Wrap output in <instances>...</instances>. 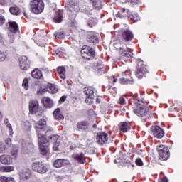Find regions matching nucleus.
Wrapping results in <instances>:
<instances>
[{
	"label": "nucleus",
	"mask_w": 182,
	"mask_h": 182,
	"mask_svg": "<svg viewBox=\"0 0 182 182\" xmlns=\"http://www.w3.org/2000/svg\"><path fill=\"white\" fill-rule=\"evenodd\" d=\"M139 104L136 105V109H134V113L141 117L142 120H149L151 117V113L150 110L144 104L143 101H138Z\"/></svg>",
	"instance_id": "nucleus-1"
},
{
	"label": "nucleus",
	"mask_w": 182,
	"mask_h": 182,
	"mask_svg": "<svg viewBox=\"0 0 182 182\" xmlns=\"http://www.w3.org/2000/svg\"><path fill=\"white\" fill-rule=\"evenodd\" d=\"M44 132H37L38 134V145L40 147L41 153L43 156H48L49 154V146L48 144H46L49 139L46 138L45 134H43ZM46 144V145H45Z\"/></svg>",
	"instance_id": "nucleus-2"
},
{
	"label": "nucleus",
	"mask_w": 182,
	"mask_h": 182,
	"mask_svg": "<svg viewBox=\"0 0 182 182\" xmlns=\"http://www.w3.org/2000/svg\"><path fill=\"white\" fill-rule=\"evenodd\" d=\"M31 12L33 14H41L45 9V4L42 0H33L30 2Z\"/></svg>",
	"instance_id": "nucleus-3"
},
{
	"label": "nucleus",
	"mask_w": 182,
	"mask_h": 182,
	"mask_svg": "<svg viewBox=\"0 0 182 182\" xmlns=\"http://www.w3.org/2000/svg\"><path fill=\"white\" fill-rule=\"evenodd\" d=\"M31 168L38 174H45L48 172V166L43 162L36 161L31 164Z\"/></svg>",
	"instance_id": "nucleus-4"
},
{
	"label": "nucleus",
	"mask_w": 182,
	"mask_h": 182,
	"mask_svg": "<svg viewBox=\"0 0 182 182\" xmlns=\"http://www.w3.org/2000/svg\"><path fill=\"white\" fill-rule=\"evenodd\" d=\"M81 55L84 59L87 60H90V58H95V50L89 46H83L81 50Z\"/></svg>",
	"instance_id": "nucleus-5"
},
{
	"label": "nucleus",
	"mask_w": 182,
	"mask_h": 182,
	"mask_svg": "<svg viewBox=\"0 0 182 182\" xmlns=\"http://www.w3.org/2000/svg\"><path fill=\"white\" fill-rule=\"evenodd\" d=\"M159 154L162 160H168L170 157V152L168 148L164 145H159L157 146Z\"/></svg>",
	"instance_id": "nucleus-6"
},
{
	"label": "nucleus",
	"mask_w": 182,
	"mask_h": 182,
	"mask_svg": "<svg viewBox=\"0 0 182 182\" xmlns=\"http://www.w3.org/2000/svg\"><path fill=\"white\" fill-rule=\"evenodd\" d=\"M147 68H146V65H145L144 64H143V61H139L138 63V68L136 70V77H138L139 79H141L143 77V76H144V75H146V73H147Z\"/></svg>",
	"instance_id": "nucleus-7"
},
{
	"label": "nucleus",
	"mask_w": 182,
	"mask_h": 182,
	"mask_svg": "<svg viewBox=\"0 0 182 182\" xmlns=\"http://www.w3.org/2000/svg\"><path fill=\"white\" fill-rule=\"evenodd\" d=\"M35 129L37 133H46V120L41 119L35 124Z\"/></svg>",
	"instance_id": "nucleus-8"
},
{
	"label": "nucleus",
	"mask_w": 182,
	"mask_h": 182,
	"mask_svg": "<svg viewBox=\"0 0 182 182\" xmlns=\"http://www.w3.org/2000/svg\"><path fill=\"white\" fill-rule=\"evenodd\" d=\"M19 67L21 70H28L31 68V61L26 56H22L19 59Z\"/></svg>",
	"instance_id": "nucleus-9"
},
{
	"label": "nucleus",
	"mask_w": 182,
	"mask_h": 182,
	"mask_svg": "<svg viewBox=\"0 0 182 182\" xmlns=\"http://www.w3.org/2000/svg\"><path fill=\"white\" fill-rule=\"evenodd\" d=\"M96 140L98 144H105V143H107V140H109L107 133L105 132H98L96 136Z\"/></svg>",
	"instance_id": "nucleus-10"
},
{
	"label": "nucleus",
	"mask_w": 182,
	"mask_h": 182,
	"mask_svg": "<svg viewBox=\"0 0 182 182\" xmlns=\"http://www.w3.org/2000/svg\"><path fill=\"white\" fill-rule=\"evenodd\" d=\"M29 111L31 114H36L39 112V102L33 100L29 103Z\"/></svg>",
	"instance_id": "nucleus-11"
},
{
	"label": "nucleus",
	"mask_w": 182,
	"mask_h": 182,
	"mask_svg": "<svg viewBox=\"0 0 182 182\" xmlns=\"http://www.w3.org/2000/svg\"><path fill=\"white\" fill-rule=\"evenodd\" d=\"M152 134L157 139H161L164 136V131L159 126H154L151 128Z\"/></svg>",
	"instance_id": "nucleus-12"
},
{
	"label": "nucleus",
	"mask_w": 182,
	"mask_h": 182,
	"mask_svg": "<svg viewBox=\"0 0 182 182\" xmlns=\"http://www.w3.org/2000/svg\"><path fill=\"white\" fill-rule=\"evenodd\" d=\"M87 41L90 42V43H94V45H97L99 43V39L97 38V35L96 33L93 31H89L87 34Z\"/></svg>",
	"instance_id": "nucleus-13"
},
{
	"label": "nucleus",
	"mask_w": 182,
	"mask_h": 182,
	"mask_svg": "<svg viewBox=\"0 0 182 182\" xmlns=\"http://www.w3.org/2000/svg\"><path fill=\"white\" fill-rule=\"evenodd\" d=\"M70 162L66 159H57L54 161L53 166L56 168H60V167H63V166H69Z\"/></svg>",
	"instance_id": "nucleus-14"
},
{
	"label": "nucleus",
	"mask_w": 182,
	"mask_h": 182,
	"mask_svg": "<svg viewBox=\"0 0 182 182\" xmlns=\"http://www.w3.org/2000/svg\"><path fill=\"white\" fill-rule=\"evenodd\" d=\"M41 102L46 109H51V107H53V100L49 97H43Z\"/></svg>",
	"instance_id": "nucleus-15"
},
{
	"label": "nucleus",
	"mask_w": 182,
	"mask_h": 182,
	"mask_svg": "<svg viewBox=\"0 0 182 182\" xmlns=\"http://www.w3.org/2000/svg\"><path fill=\"white\" fill-rule=\"evenodd\" d=\"M131 12L129 11V9H122L120 10V11H118V13L116 14L117 18H120V19H124V18H129V15H130Z\"/></svg>",
	"instance_id": "nucleus-16"
},
{
	"label": "nucleus",
	"mask_w": 182,
	"mask_h": 182,
	"mask_svg": "<svg viewBox=\"0 0 182 182\" xmlns=\"http://www.w3.org/2000/svg\"><path fill=\"white\" fill-rule=\"evenodd\" d=\"M122 36L124 41H126V42H129V41H132V39H133L134 36L133 35V33H132V31H130L129 30H124L122 33Z\"/></svg>",
	"instance_id": "nucleus-17"
},
{
	"label": "nucleus",
	"mask_w": 182,
	"mask_h": 182,
	"mask_svg": "<svg viewBox=\"0 0 182 182\" xmlns=\"http://www.w3.org/2000/svg\"><path fill=\"white\" fill-rule=\"evenodd\" d=\"M6 28L9 29V32H11V33H15L16 31H18V24L15 21H9L6 24Z\"/></svg>",
	"instance_id": "nucleus-18"
},
{
	"label": "nucleus",
	"mask_w": 182,
	"mask_h": 182,
	"mask_svg": "<svg viewBox=\"0 0 182 182\" xmlns=\"http://www.w3.org/2000/svg\"><path fill=\"white\" fill-rule=\"evenodd\" d=\"M85 95H86V100L85 102L86 103H89V100H93L95 99V91L92 88H87V90H84Z\"/></svg>",
	"instance_id": "nucleus-19"
},
{
	"label": "nucleus",
	"mask_w": 182,
	"mask_h": 182,
	"mask_svg": "<svg viewBox=\"0 0 182 182\" xmlns=\"http://www.w3.org/2000/svg\"><path fill=\"white\" fill-rule=\"evenodd\" d=\"M119 55H121V58H127V59H130L133 58V53L130 51H127L124 48L120 47L119 48Z\"/></svg>",
	"instance_id": "nucleus-20"
},
{
	"label": "nucleus",
	"mask_w": 182,
	"mask_h": 182,
	"mask_svg": "<svg viewBox=\"0 0 182 182\" xmlns=\"http://www.w3.org/2000/svg\"><path fill=\"white\" fill-rule=\"evenodd\" d=\"M0 163L1 164H12V158L9 155L0 156Z\"/></svg>",
	"instance_id": "nucleus-21"
},
{
	"label": "nucleus",
	"mask_w": 182,
	"mask_h": 182,
	"mask_svg": "<svg viewBox=\"0 0 182 182\" xmlns=\"http://www.w3.org/2000/svg\"><path fill=\"white\" fill-rule=\"evenodd\" d=\"M63 16V11L62 10H58L55 13L54 21L57 23H60L62 22V18Z\"/></svg>",
	"instance_id": "nucleus-22"
},
{
	"label": "nucleus",
	"mask_w": 182,
	"mask_h": 182,
	"mask_svg": "<svg viewBox=\"0 0 182 182\" xmlns=\"http://www.w3.org/2000/svg\"><path fill=\"white\" fill-rule=\"evenodd\" d=\"M119 129L121 132H129V130H130V124L127 123V122H121L119 124Z\"/></svg>",
	"instance_id": "nucleus-23"
},
{
	"label": "nucleus",
	"mask_w": 182,
	"mask_h": 182,
	"mask_svg": "<svg viewBox=\"0 0 182 182\" xmlns=\"http://www.w3.org/2000/svg\"><path fill=\"white\" fill-rule=\"evenodd\" d=\"M73 159L74 160H76V161H78V163H83L85 161V154L83 153L81 154H74L72 156Z\"/></svg>",
	"instance_id": "nucleus-24"
},
{
	"label": "nucleus",
	"mask_w": 182,
	"mask_h": 182,
	"mask_svg": "<svg viewBox=\"0 0 182 182\" xmlns=\"http://www.w3.org/2000/svg\"><path fill=\"white\" fill-rule=\"evenodd\" d=\"M53 117L56 120H63L65 117L63 114H60V109L57 108L54 112H53Z\"/></svg>",
	"instance_id": "nucleus-25"
},
{
	"label": "nucleus",
	"mask_w": 182,
	"mask_h": 182,
	"mask_svg": "<svg viewBox=\"0 0 182 182\" xmlns=\"http://www.w3.org/2000/svg\"><path fill=\"white\" fill-rule=\"evenodd\" d=\"M31 75L34 79H42V71H41L39 69H35L32 71Z\"/></svg>",
	"instance_id": "nucleus-26"
},
{
	"label": "nucleus",
	"mask_w": 182,
	"mask_h": 182,
	"mask_svg": "<svg viewBox=\"0 0 182 182\" xmlns=\"http://www.w3.org/2000/svg\"><path fill=\"white\" fill-rule=\"evenodd\" d=\"M58 73L60 77V79L65 80L66 79V76L65 75V73H66V70L65 69V67L61 66L58 68Z\"/></svg>",
	"instance_id": "nucleus-27"
},
{
	"label": "nucleus",
	"mask_w": 182,
	"mask_h": 182,
	"mask_svg": "<svg viewBox=\"0 0 182 182\" xmlns=\"http://www.w3.org/2000/svg\"><path fill=\"white\" fill-rule=\"evenodd\" d=\"M9 12L12 15L18 16L19 14H21V10H19V7L14 6L9 9Z\"/></svg>",
	"instance_id": "nucleus-28"
},
{
	"label": "nucleus",
	"mask_w": 182,
	"mask_h": 182,
	"mask_svg": "<svg viewBox=\"0 0 182 182\" xmlns=\"http://www.w3.org/2000/svg\"><path fill=\"white\" fill-rule=\"evenodd\" d=\"M89 124L85 121H82L77 123V127L79 130H86Z\"/></svg>",
	"instance_id": "nucleus-29"
},
{
	"label": "nucleus",
	"mask_w": 182,
	"mask_h": 182,
	"mask_svg": "<svg viewBox=\"0 0 182 182\" xmlns=\"http://www.w3.org/2000/svg\"><path fill=\"white\" fill-rule=\"evenodd\" d=\"M48 90L50 93H52V95H53L55 93H58V91L59 90L56 87V85L53 84H49L48 85Z\"/></svg>",
	"instance_id": "nucleus-30"
},
{
	"label": "nucleus",
	"mask_w": 182,
	"mask_h": 182,
	"mask_svg": "<svg viewBox=\"0 0 182 182\" xmlns=\"http://www.w3.org/2000/svg\"><path fill=\"white\" fill-rule=\"evenodd\" d=\"M14 168L12 166H3L0 168V171L4 173H11V171H14Z\"/></svg>",
	"instance_id": "nucleus-31"
},
{
	"label": "nucleus",
	"mask_w": 182,
	"mask_h": 182,
	"mask_svg": "<svg viewBox=\"0 0 182 182\" xmlns=\"http://www.w3.org/2000/svg\"><path fill=\"white\" fill-rule=\"evenodd\" d=\"M20 178H21V180L29 179V173H28V171H25L20 172Z\"/></svg>",
	"instance_id": "nucleus-32"
},
{
	"label": "nucleus",
	"mask_w": 182,
	"mask_h": 182,
	"mask_svg": "<svg viewBox=\"0 0 182 182\" xmlns=\"http://www.w3.org/2000/svg\"><path fill=\"white\" fill-rule=\"evenodd\" d=\"M1 182H15V179L12 177H6V176H1L0 177Z\"/></svg>",
	"instance_id": "nucleus-33"
},
{
	"label": "nucleus",
	"mask_w": 182,
	"mask_h": 182,
	"mask_svg": "<svg viewBox=\"0 0 182 182\" xmlns=\"http://www.w3.org/2000/svg\"><path fill=\"white\" fill-rule=\"evenodd\" d=\"M129 19L131 21H133V22H138V21H140V16H139L138 14H132L128 16Z\"/></svg>",
	"instance_id": "nucleus-34"
},
{
	"label": "nucleus",
	"mask_w": 182,
	"mask_h": 182,
	"mask_svg": "<svg viewBox=\"0 0 182 182\" xmlns=\"http://www.w3.org/2000/svg\"><path fill=\"white\" fill-rule=\"evenodd\" d=\"M97 23V19L92 18L88 21V26H90V28H93V26H95Z\"/></svg>",
	"instance_id": "nucleus-35"
},
{
	"label": "nucleus",
	"mask_w": 182,
	"mask_h": 182,
	"mask_svg": "<svg viewBox=\"0 0 182 182\" xmlns=\"http://www.w3.org/2000/svg\"><path fill=\"white\" fill-rule=\"evenodd\" d=\"M15 36L14 34H9V38L6 40V45H11V43H13L14 42Z\"/></svg>",
	"instance_id": "nucleus-36"
},
{
	"label": "nucleus",
	"mask_w": 182,
	"mask_h": 182,
	"mask_svg": "<svg viewBox=\"0 0 182 182\" xmlns=\"http://www.w3.org/2000/svg\"><path fill=\"white\" fill-rule=\"evenodd\" d=\"M55 38H58V39H63L65 38V33L62 31L54 33Z\"/></svg>",
	"instance_id": "nucleus-37"
},
{
	"label": "nucleus",
	"mask_w": 182,
	"mask_h": 182,
	"mask_svg": "<svg viewBox=\"0 0 182 182\" xmlns=\"http://www.w3.org/2000/svg\"><path fill=\"white\" fill-rule=\"evenodd\" d=\"M29 85V81L28 80V78H26L23 80L22 86L25 89V90H28Z\"/></svg>",
	"instance_id": "nucleus-38"
},
{
	"label": "nucleus",
	"mask_w": 182,
	"mask_h": 182,
	"mask_svg": "<svg viewBox=\"0 0 182 182\" xmlns=\"http://www.w3.org/2000/svg\"><path fill=\"white\" fill-rule=\"evenodd\" d=\"M6 59V53L0 50V62H4Z\"/></svg>",
	"instance_id": "nucleus-39"
},
{
	"label": "nucleus",
	"mask_w": 182,
	"mask_h": 182,
	"mask_svg": "<svg viewBox=\"0 0 182 182\" xmlns=\"http://www.w3.org/2000/svg\"><path fill=\"white\" fill-rule=\"evenodd\" d=\"M53 150H54V151H58L59 150V141L53 143Z\"/></svg>",
	"instance_id": "nucleus-40"
},
{
	"label": "nucleus",
	"mask_w": 182,
	"mask_h": 182,
	"mask_svg": "<svg viewBox=\"0 0 182 182\" xmlns=\"http://www.w3.org/2000/svg\"><path fill=\"white\" fill-rule=\"evenodd\" d=\"M135 164H136V166H139L141 167L144 164L143 161L141 160V159L138 158L135 160Z\"/></svg>",
	"instance_id": "nucleus-41"
},
{
	"label": "nucleus",
	"mask_w": 182,
	"mask_h": 182,
	"mask_svg": "<svg viewBox=\"0 0 182 182\" xmlns=\"http://www.w3.org/2000/svg\"><path fill=\"white\" fill-rule=\"evenodd\" d=\"M9 4H11V0H0V5L2 6H5V5H8Z\"/></svg>",
	"instance_id": "nucleus-42"
},
{
	"label": "nucleus",
	"mask_w": 182,
	"mask_h": 182,
	"mask_svg": "<svg viewBox=\"0 0 182 182\" xmlns=\"http://www.w3.org/2000/svg\"><path fill=\"white\" fill-rule=\"evenodd\" d=\"M50 140H52L53 143H56V141H59V135H53L50 137Z\"/></svg>",
	"instance_id": "nucleus-43"
},
{
	"label": "nucleus",
	"mask_w": 182,
	"mask_h": 182,
	"mask_svg": "<svg viewBox=\"0 0 182 182\" xmlns=\"http://www.w3.org/2000/svg\"><path fill=\"white\" fill-rule=\"evenodd\" d=\"M118 103L119 105H126V99H124V97H120Z\"/></svg>",
	"instance_id": "nucleus-44"
},
{
	"label": "nucleus",
	"mask_w": 182,
	"mask_h": 182,
	"mask_svg": "<svg viewBox=\"0 0 182 182\" xmlns=\"http://www.w3.org/2000/svg\"><path fill=\"white\" fill-rule=\"evenodd\" d=\"M46 90H48V87H41L40 89L38 90V95H40L41 93H45V92H46Z\"/></svg>",
	"instance_id": "nucleus-45"
},
{
	"label": "nucleus",
	"mask_w": 182,
	"mask_h": 182,
	"mask_svg": "<svg viewBox=\"0 0 182 182\" xmlns=\"http://www.w3.org/2000/svg\"><path fill=\"white\" fill-rule=\"evenodd\" d=\"M5 150H6L5 145L0 142V154L5 153Z\"/></svg>",
	"instance_id": "nucleus-46"
},
{
	"label": "nucleus",
	"mask_w": 182,
	"mask_h": 182,
	"mask_svg": "<svg viewBox=\"0 0 182 182\" xmlns=\"http://www.w3.org/2000/svg\"><path fill=\"white\" fill-rule=\"evenodd\" d=\"M6 126L9 128L10 136H12V134H14V132L12 131V126H11V124L9 123L6 124Z\"/></svg>",
	"instance_id": "nucleus-47"
},
{
	"label": "nucleus",
	"mask_w": 182,
	"mask_h": 182,
	"mask_svg": "<svg viewBox=\"0 0 182 182\" xmlns=\"http://www.w3.org/2000/svg\"><path fill=\"white\" fill-rule=\"evenodd\" d=\"M24 129L26 130V132H31V124H29V122H27L26 124V127Z\"/></svg>",
	"instance_id": "nucleus-48"
},
{
	"label": "nucleus",
	"mask_w": 182,
	"mask_h": 182,
	"mask_svg": "<svg viewBox=\"0 0 182 182\" xmlns=\"http://www.w3.org/2000/svg\"><path fill=\"white\" fill-rule=\"evenodd\" d=\"M12 156L14 157V159H16L18 157V149H16L11 152Z\"/></svg>",
	"instance_id": "nucleus-49"
},
{
	"label": "nucleus",
	"mask_w": 182,
	"mask_h": 182,
	"mask_svg": "<svg viewBox=\"0 0 182 182\" xmlns=\"http://www.w3.org/2000/svg\"><path fill=\"white\" fill-rule=\"evenodd\" d=\"M158 182H168L167 177H164L161 179H159Z\"/></svg>",
	"instance_id": "nucleus-50"
},
{
	"label": "nucleus",
	"mask_w": 182,
	"mask_h": 182,
	"mask_svg": "<svg viewBox=\"0 0 182 182\" xmlns=\"http://www.w3.org/2000/svg\"><path fill=\"white\" fill-rule=\"evenodd\" d=\"M5 23V18L4 16H0V25H4Z\"/></svg>",
	"instance_id": "nucleus-51"
},
{
	"label": "nucleus",
	"mask_w": 182,
	"mask_h": 182,
	"mask_svg": "<svg viewBox=\"0 0 182 182\" xmlns=\"http://www.w3.org/2000/svg\"><path fill=\"white\" fill-rule=\"evenodd\" d=\"M65 100H66V97H65V96H63V97H61L60 98V100H59V102H65Z\"/></svg>",
	"instance_id": "nucleus-52"
},
{
	"label": "nucleus",
	"mask_w": 182,
	"mask_h": 182,
	"mask_svg": "<svg viewBox=\"0 0 182 182\" xmlns=\"http://www.w3.org/2000/svg\"><path fill=\"white\" fill-rule=\"evenodd\" d=\"M129 70H126L124 72H122V76H126V75H127V73H129Z\"/></svg>",
	"instance_id": "nucleus-53"
},
{
	"label": "nucleus",
	"mask_w": 182,
	"mask_h": 182,
	"mask_svg": "<svg viewBox=\"0 0 182 182\" xmlns=\"http://www.w3.org/2000/svg\"><path fill=\"white\" fill-rule=\"evenodd\" d=\"M120 81L122 82V83H126V78L124 77L120 78Z\"/></svg>",
	"instance_id": "nucleus-54"
},
{
	"label": "nucleus",
	"mask_w": 182,
	"mask_h": 182,
	"mask_svg": "<svg viewBox=\"0 0 182 182\" xmlns=\"http://www.w3.org/2000/svg\"><path fill=\"white\" fill-rule=\"evenodd\" d=\"M111 79L113 80V83H116V82H117V79H116L114 76L112 77Z\"/></svg>",
	"instance_id": "nucleus-55"
},
{
	"label": "nucleus",
	"mask_w": 182,
	"mask_h": 182,
	"mask_svg": "<svg viewBox=\"0 0 182 182\" xmlns=\"http://www.w3.org/2000/svg\"><path fill=\"white\" fill-rule=\"evenodd\" d=\"M2 36L0 35V42L4 43V40L2 39Z\"/></svg>",
	"instance_id": "nucleus-56"
},
{
	"label": "nucleus",
	"mask_w": 182,
	"mask_h": 182,
	"mask_svg": "<svg viewBox=\"0 0 182 182\" xmlns=\"http://www.w3.org/2000/svg\"><path fill=\"white\" fill-rule=\"evenodd\" d=\"M139 0H131L132 3L136 4Z\"/></svg>",
	"instance_id": "nucleus-57"
},
{
	"label": "nucleus",
	"mask_w": 182,
	"mask_h": 182,
	"mask_svg": "<svg viewBox=\"0 0 182 182\" xmlns=\"http://www.w3.org/2000/svg\"><path fill=\"white\" fill-rule=\"evenodd\" d=\"M57 53L59 54V53H63V52L60 51V50H58L57 51Z\"/></svg>",
	"instance_id": "nucleus-58"
},
{
	"label": "nucleus",
	"mask_w": 182,
	"mask_h": 182,
	"mask_svg": "<svg viewBox=\"0 0 182 182\" xmlns=\"http://www.w3.org/2000/svg\"><path fill=\"white\" fill-rule=\"evenodd\" d=\"M97 103H100V100H99V98H97Z\"/></svg>",
	"instance_id": "nucleus-59"
},
{
	"label": "nucleus",
	"mask_w": 182,
	"mask_h": 182,
	"mask_svg": "<svg viewBox=\"0 0 182 182\" xmlns=\"http://www.w3.org/2000/svg\"><path fill=\"white\" fill-rule=\"evenodd\" d=\"M6 141L8 143V141H11V139H7Z\"/></svg>",
	"instance_id": "nucleus-60"
},
{
	"label": "nucleus",
	"mask_w": 182,
	"mask_h": 182,
	"mask_svg": "<svg viewBox=\"0 0 182 182\" xmlns=\"http://www.w3.org/2000/svg\"><path fill=\"white\" fill-rule=\"evenodd\" d=\"M1 117H2V114L0 113V119H1Z\"/></svg>",
	"instance_id": "nucleus-61"
},
{
	"label": "nucleus",
	"mask_w": 182,
	"mask_h": 182,
	"mask_svg": "<svg viewBox=\"0 0 182 182\" xmlns=\"http://www.w3.org/2000/svg\"><path fill=\"white\" fill-rule=\"evenodd\" d=\"M114 163H117V161L114 160Z\"/></svg>",
	"instance_id": "nucleus-62"
},
{
	"label": "nucleus",
	"mask_w": 182,
	"mask_h": 182,
	"mask_svg": "<svg viewBox=\"0 0 182 182\" xmlns=\"http://www.w3.org/2000/svg\"><path fill=\"white\" fill-rule=\"evenodd\" d=\"M132 167H134V164H132Z\"/></svg>",
	"instance_id": "nucleus-63"
},
{
	"label": "nucleus",
	"mask_w": 182,
	"mask_h": 182,
	"mask_svg": "<svg viewBox=\"0 0 182 182\" xmlns=\"http://www.w3.org/2000/svg\"><path fill=\"white\" fill-rule=\"evenodd\" d=\"M96 127L95 125L93 126V127Z\"/></svg>",
	"instance_id": "nucleus-64"
}]
</instances>
